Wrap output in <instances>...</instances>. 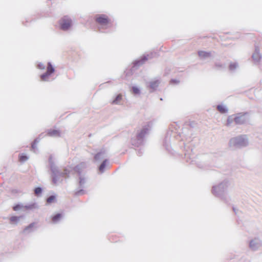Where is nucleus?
<instances>
[{
    "mask_svg": "<svg viewBox=\"0 0 262 262\" xmlns=\"http://www.w3.org/2000/svg\"><path fill=\"white\" fill-rule=\"evenodd\" d=\"M230 185V181L225 179L222 182L212 186L211 193L215 197L219 198L225 203H228L231 198L228 193V188Z\"/></svg>",
    "mask_w": 262,
    "mask_h": 262,
    "instance_id": "1",
    "label": "nucleus"
},
{
    "mask_svg": "<svg viewBox=\"0 0 262 262\" xmlns=\"http://www.w3.org/2000/svg\"><path fill=\"white\" fill-rule=\"evenodd\" d=\"M48 162L51 171V177L53 184L56 185L58 183H61L62 178L69 177L70 170L65 168L63 171H61L54 162L52 155L49 156Z\"/></svg>",
    "mask_w": 262,
    "mask_h": 262,
    "instance_id": "2",
    "label": "nucleus"
},
{
    "mask_svg": "<svg viewBox=\"0 0 262 262\" xmlns=\"http://www.w3.org/2000/svg\"><path fill=\"white\" fill-rule=\"evenodd\" d=\"M150 129L149 123L143 126L142 128L138 130L136 136L131 139V143L137 147L142 145L144 141V139L147 135Z\"/></svg>",
    "mask_w": 262,
    "mask_h": 262,
    "instance_id": "3",
    "label": "nucleus"
},
{
    "mask_svg": "<svg viewBox=\"0 0 262 262\" xmlns=\"http://www.w3.org/2000/svg\"><path fill=\"white\" fill-rule=\"evenodd\" d=\"M95 20L98 24V29L100 32H104V30L112 26L111 19L105 14H97L95 17Z\"/></svg>",
    "mask_w": 262,
    "mask_h": 262,
    "instance_id": "4",
    "label": "nucleus"
},
{
    "mask_svg": "<svg viewBox=\"0 0 262 262\" xmlns=\"http://www.w3.org/2000/svg\"><path fill=\"white\" fill-rule=\"evenodd\" d=\"M246 146V135H241L231 138L228 142V147L231 150H236Z\"/></svg>",
    "mask_w": 262,
    "mask_h": 262,
    "instance_id": "5",
    "label": "nucleus"
},
{
    "mask_svg": "<svg viewBox=\"0 0 262 262\" xmlns=\"http://www.w3.org/2000/svg\"><path fill=\"white\" fill-rule=\"evenodd\" d=\"M87 177L85 176H81L78 177L77 183L78 188L75 190L74 195L75 196L82 195L85 193V191L83 189L87 181Z\"/></svg>",
    "mask_w": 262,
    "mask_h": 262,
    "instance_id": "6",
    "label": "nucleus"
},
{
    "mask_svg": "<svg viewBox=\"0 0 262 262\" xmlns=\"http://www.w3.org/2000/svg\"><path fill=\"white\" fill-rule=\"evenodd\" d=\"M59 24L61 30L67 31L73 26V21L70 16L65 15L59 20Z\"/></svg>",
    "mask_w": 262,
    "mask_h": 262,
    "instance_id": "7",
    "label": "nucleus"
},
{
    "mask_svg": "<svg viewBox=\"0 0 262 262\" xmlns=\"http://www.w3.org/2000/svg\"><path fill=\"white\" fill-rule=\"evenodd\" d=\"M156 53H151L149 54L143 55L140 59H137L133 62V68H138L143 64L148 59L155 57Z\"/></svg>",
    "mask_w": 262,
    "mask_h": 262,
    "instance_id": "8",
    "label": "nucleus"
},
{
    "mask_svg": "<svg viewBox=\"0 0 262 262\" xmlns=\"http://www.w3.org/2000/svg\"><path fill=\"white\" fill-rule=\"evenodd\" d=\"M87 167V163L84 162H82L75 166L73 168V171L76 176L80 177L81 176L86 175L85 169Z\"/></svg>",
    "mask_w": 262,
    "mask_h": 262,
    "instance_id": "9",
    "label": "nucleus"
},
{
    "mask_svg": "<svg viewBox=\"0 0 262 262\" xmlns=\"http://www.w3.org/2000/svg\"><path fill=\"white\" fill-rule=\"evenodd\" d=\"M55 72V69L50 62H48L46 72L40 75L42 81H47L49 76Z\"/></svg>",
    "mask_w": 262,
    "mask_h": 262,
    "instance_id": "10",
    "label": "nucleus"
},
{
    "mask_svg": "<svg viewBox=\"0 0 262 262\" xmlns=\"http://www.w3.org/2000/svg\"><path fill=\"white\" fill-rule=\"evenodd\" d=\"M262 246L261 241L258 238H255L249 243V248L252 251H256L259 249Z\"/></svg>",
    "mask_w": 262,
    "mask_h": 262,
    "instance_id": "11",
    "label": "nucleus"
},
{
    "mask_svg": "<svg viewBox=\"0 0 262 262\" xmlns=\"http://www.w3.org/2000/svg\"><path fill=\"white\" fill-rule=\"evenodd\" d=\"M234 122L236 125H241L246 121V113H239L234 114Z\"/></svg>",
    "mask_w": 262,
    "mask_h": 262,
    "instance_id": "12",
    "label": "nucleus"
},
{
    "mask_svg": "<svg viewBox=\"0 0 262 262\" xmlns=\"http://www.w3.org/2000/svg\"><path fill=\"white\" fill-rule=\"evenodd\" d=\"M160 84L159 80H155L146 83L147 88L151 89L150 92H153L156 90Z\"/></svg>",
    "mask_w": 262,
    "mask_h": 262,
    "instance_id": "13",
    "label": "nucleus"
},
{
    "mask_svg": "<svg viewBox=\"0 0 262 262\" xmlns=\"http://www.w3.org/2000/svg\"><path fill=\"white\" fill-rule=\"evenodd\" d=\"M239 68V65L237 61H231L229 63L228 70L231 73H235Z\"/></svg>",
    "mask_w": 262,
    "mask_h": 262,
    "instance_id": "14",
    "label": "nucleus"
},
{
    "mask_svg": "<svg viewBox=\"0 0 262 262\" xmlns=\"http://www.w3.org/2000/svg\"><path fill=\"white\" fill-rule=\"evenodd\" d=\"M106 157L105 151L104 149H101L99 152H97L94 157V161L95 162H100Z\"/></svg>",
    "mask_w": 262,
    "mask_h": 262,
    "instance_id": "15",
    "label": "nucleus"
},
{
    "mask_svg": "<svg viewBox=\"0 0 262 262\" xmlns=\"http://www.w3.org/2000/svg\"><path fill=\"white\" fill-rule=\"evenodd\" d=\"M252 57L255 63H257L260 61L261 55L259 53V49L258 47H255L254 52L253 53Z\"/></svg>",
    "mask_w": 262,
    "mask_h": 262,
    "instance_id": "16",
    "label": "nucleus"
},
{
    "mask_svg": "<svg viewBox=\"0 0 262 262\" xmlns=\"http://www.w3.org/2000/svg\"><path fill=\"white\" fill-rule=\"evenodd\" d=\"M198 55L201 59L205 60L211 56V53L210 52L199 51L198 52Z\"/></svg>",
    "mask_w": 262,
    "mask_h": 262,
    "instance_id": "17",
    "label": "nucleus"
},
{
    "mask_svg": "<svg viewBox=\"0 0 262 262\" xmlns=\"http://www.w3.org/2000/svg\"><path fill=\"white\" fill-rule=\"evenodd\" d=\"M109 164V161L107 159H104L101 164L98 167V170L100 173H102L105 171V168Z\"/></svg>",
    "mask_w": 262,
    "mask_h": 262,
    "instance_id": "18",
    "label": "nucleus"
},
{
    "mask_svg": "<svg viewBox=\"0 0 262 262\" xmlns=\"http://www.w3.org/2000/svg\"><path fill=\"white\" fill-rule=\"evenodd\" d=\"M47 135L50 137H58L60 136V133L57 129H48L47 130Z\"/></svg>",
    "mask_w": 262,
    "mask_h": 262,
    "instance_id": "19",
    "label": "nucleus"
},
{
    "mask_svg": "<svg viewBox=\"0 0 262 262\" xmlns=\"http://www.w3.org/2000/svg\"><path fill=\"white\" fill-rule=\"evenodd\" d=\"M184 148L185 150V152L184 154L185 158L187 159L189 158L190 160L191 159V158H192V148L189 149L186 145H184Z\"/></svg>",
    "mask_w": 262,
    "mask_h": 262,
    "instance_id": "20",
    "label": "nucleus"
},
{
    "mask_svg": "<svg viewBox=\"0 0 262 262\" xmlns=\"http://www.w3.org/2000/svg\"><path fill=\"white\" fill-rule=\"evenodd\" d=\"M35 225V223L33 222L30 224L28 226H26L23 230V233L25 234H28L32 232L33 231V228Z\"/></svg>",
    "mask_w": 262,
    "mask_h": 262,
    "instance_id": "21",
    "label": "nucleus"
},
{
    "mask_svg": "<svg viewBox=\"0 0 262 262\" xmlns=\"http://www.w3.org/2000/svg\"><path fill=\"white\" fill-rule=\"evenodd\" d=\"M217 110L221 114H226L228 112V108L226 105L224 104H219L216 106Z\"/></svg>",
    "mask_w": 262,
    "mask_h": 262,
    "instance_id": "22",
    "label": "nucleus"
},
{
    "mask_svg": "<svg viewBox=\"0 0 262 262\" xmlns=\"http://www.w3.org/2000/svg\"><path fill=\"white\" fill-rule=\"evenodd\" d=\"M23 218V216H12L9 219L10 223L13 225H17Z\"/></svg>",
    "mask_w": 262,
    "mask_h": 262,
    "instance_id": "23",
    "label": "nucleus"
},
{
    "mask_svg": "<svg viewBox=\"0 0 262 262\" xmlns=\"http://www.w3.org/2000/svg\"><path fill=\"white\" fill-rule=\"evenodd\" d=\"M234 114L229 116L227 119L226 125L227 127H233L232 123L234 122Z\"/></svg>",
    "mask_w": 262,
    "mask_h": 262,
    "instance_id": "24",
    "label": "nucleus"
},
{
    "mask_svg": "<svg viewBox=\"0 0 262 262\" xmlns=\"http://www.w3.org/2000/svg\"><path fill=\"white\" fill-rule=\"evenodd\" d=\"M62 217V214L60 213H56L52 216V222L54 224H56L59 221Z\"/></svg>",
    "mask_w": 262,
    "mask_h": 262,
    "instance_id": "25",
    "label": "nucleus"
},
{
    "mask_svg": "<svg viewBox=\"0 0 262 262\" xmlns=\"http://www.w3.org/2000/svg\"><path fill=\"white\" fill-rule=\"evenodd\" d=\"M56 201V195L55 194L50 195L46 199V202L47 204H50L52 203L55 202Z\"/></svg>",
    "mask_w": 262,
    "mask_h": 262,
    "instance_id": "26",
    "label": "nucleus"
},
{
    "mask_svg": "<svg viewBox=\"0 0 262 262\" xmlns=\"http://www.w3.org/2000/svg\"><path fill=\"white\" fill-rule=\"evenodd\" d=\"M122 95L119 94H118L115 98V99L112 101V104H119L120 102L122 99Z\"/></svg>",
    "mask_w": 262,
    "mask_h": 262,
    "instance_id": "27",
    "label": "nucleus"
},
{
    "mask_svg": "<svg viewBox=\"0 0 262 262\" xmlns=\"http://www.w3.org/2000/svg\"><path fill=\"white\" fill-rule=\"evenodd\" d=\"M24 208L27 210H31L38 208V205L36 203H33L24 206Z\"/></svg>",
    "mask_w": 262,
    "mask_h": 262,
    "instance_id": "28",
    "label": "nucleus"
},
{
    "mask_svg": "<svg viewBox=\"0 0 262 262\" xmlns=\"http://www.w3.org/2000/svg\"><path fill=\"white\" fill-rule=\"evenodd\" d=\"M169 133H167L166 137L165 140L163 142V145L165 146L166 149L168 151L170 150V147L169 146V137H168Z\"/></svg>",
    "mask_w": 262,
    "mask_h": 262,
    "instance_id": "29",
    "label": "nucleus"
},
{
    "mask_svg": "<svg viewBox=\"0 0 262 262\" xmlns=\"http://www.w3.org/2000/svg\"><path fill=\"white\" fill-rule=\"evenodd\" d=\"M130 91L132 93L135 95H140L141 93L140 89L136 86H133L131 88Z\"/></svg>",
    "mask_w": 262,
    "mask_h": 262,
    "instance_id": "30",
    "label": "nucleus"
},
{
    "mask_svg": "<svg viewBox=\"0 0 262 262\" xmlns=\"http://www.w3.org/2000/svg\"><path fill=\"white\" fill-rule=\"evenodd\" d=\"M214 67L216 69L219 70H222L225 69V65L220 62H215Z\"/></svg>",
    "mask_w": 262,
    "mask_h": 262,
    "instance_id": "31",
    "label": "nucleus"
},
{
    "mask_svg": "<svg viewBox=\"0 0 262 262\" xmlns=\"http://www.w3.org/2000/svg\"><path fill=\"white\" fill-rule=\"evenodd\" d=\"M28 159V157L25 154H21L19 156V160L21 162H24Z\"/></svg>",
    "mask_w": 262,
    "mask_h": 262,
    "instance_id": "32",
    "label": "nucleus"
},
{
    "mask_svg": "<svg viewBox=\"0 0 262 262\" xmlns=\"http://www.w3.org/2000/svg\"><path fill=\"white\" fill-rule=\"evenodd\" d=\"M42 192V189L40 187H36L34 189V193L36 196H39Z\"/></svg>",
    "mask_w": 262,
    "mask_h": 262,
    "instance_id": "33",
    "label": "nucleus"
},
{
    "mask_svg": "<svg viewBox=\"0 0 262 262\" xmlns=\"http://www.w3.org/2000/svg\"><path fill=\"white\" fill-rule=\"evenodd\" d=\"M24 208V206L21 204H17L13 207V209L14 211H18Z\"/></svg>",
    "mask_w": 262,
    "mask_h": 262,
    "instance_id": "34",
    "label": "nucleus"
},
{
    "mask_svg": "<svg viewBox=\"0 0 262 262\" xmlns=\"http://www.w3.org/2000/svg\"><path fill=\"white\" fill-rule=\"evenodd\" d=\"M46 66L42 63H39L37 65V68L40 70H44L45 69Z\"/></svg>",
    "mask_w": 262,
    "mask_h": 262,
    "instance_id": "35",
    "label": "nucleus"
},
{
    "mask_svg": "<svg viewBox=\"0 0 262 262\" xmlns=\"http://www.w3.org/2000/svg\"><path fill=\"white\" fill-rule=\"evenodd\" d=\"M232 209L235 214L237 216H239L241 213H242V212L240 211H239L237 209H236L235 207H233Z\"/></svg>",
    "mask_w": 262,
    "mask_h": 262,
    "instance_id": "36",
    "label": "nucleus"
},
{
    "mask_svg": "<svg viewBox=\"0 0 262 262\" xmlns=\"http://www.w3.org/2000/svg\"><path fill=\"white\" fill-rule=\"evenodd\" d=\"M170 83H178L179 82V81L176 79H171V80L170 81Z\"/></svg>",
    "mask_w": 262,
    "mask_h": 262,
    "instance_id": "37",
    "label": "nucleus"
},
{
    "mask_svg": "<svg viewBox=\"0 0 262 262\" xmlns=\"http://www.w3.org/2000/svg\"><path fill=\"white\" fill-rule=\"evenodd\" d=\"M137 155L139 156H141L142 154H143V151H142V149H139L137 152Z\"/></svg>",
    "mask_w": 262,
    "mask_h": 262,
    "instance_id": "38",
    "label": "nucleus"
},
{
    "mask_svg": "<svg viewBox=\"0 0 262 262\" xmlns=\"http://www.w3.org/2000/svg\"><path fill=\"white\" fill-rule=\"evenodd\" d=\"M31 147L32 148L35 150V149H36V143L35 142H33L32 143V145H31Z\"/></svg>",
    "mask_w": 262,
    "mask_h": 262,
    "instance_id": "39",
    "label": "nucleus"
},
{
    "mask_svg": "<svg viewBox=\"0 0 262 262\" xmlns=\"http://www.w3.org/2000/svg\"><path fill=\"white\" fill-rule=\"evenodd\" d=\"M188 130V129L186 128H183V132H182V134H184L186 132V131Z\"/></svg>",
    "mask_w": 262,
    "mask_h": 262,
    "instance_id": "40",
    "label": "nucleus"
},
{
    "mask_svg": "<svg viewBox=\"0 0 262 262\" xmlns=\"http://www.w3.org/2000/svg\"><path fill=\"white\" fill-rule=\"evenodd\" d=\"M39 142V140L38 138H36L34 140V141H33V142H35L36 143V144H37V143Z\"/></svg>",
    "mask_w": 262,
    "mask_h": 262,
    "instance_id": "41",
    "label": "nucleus"
},
{
    "mask_svg": "<svg viewBox=\"0 0 262 262\" xmlns=\"http://www.w3.org/2000/svg\"><path fill=\"white\" fill-rule=\"evenodd\" d=\"M198 166H199L200 168H203V166H200V165H198Z\"/></svg>",
    "mask_w": 262,
    "mask_h": 262,
    "instance_id": "42",
    "label": "nucleus"
},
{
    "mask_svg": "<svg viewBox=\"0 0 262 262\" xmlns=\"http://www.w3.org/2000/svg\"><path fill=\"white\" fill-rule=\"evenodd\" d=\"M237 222L238 224H240V221L239 220H237Z\"/></svg>",
    "mask_w": 262,
    "mask_h": 262,
    "instance_id": "43",
    "label": "nucleus"
}]
</instances>
